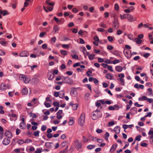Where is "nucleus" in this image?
Segmentation results:
<instances>
[{"mask_svg":"<svg viewBox=\"0 0 153 153\" xmlns=\"http://www.w3.org/2000/svg\"><path fill=\"white\" fill-rule=\"evenodd\" d=\"M85 115L84 113H82L81 114L78 120V123L81 126L83 125L85 121Z\"/></svg>","mask_w":153,"mask_h":153,"instance_id":"nucleus-1","label":"nucleus"},{"mask_svg":"<svg viewBox=\"0 0 153 153\" xmlns=\"http://www.w3.org/2000/svg\"><path fill=\"white\" fill-rule=\"evenodd\" d=\"M19 78L23 80L24 82L26 84L28 83L30 80V79L27 78L26 76L25 75L20 76Z\"/></svg>","mask_w":153,"mask_h":153,"instance_id":"nucleus-2","label":"nucleus"},{"mask_svg":"<svg viewBox=\"0 0 153 153\" xmlns=\"http://www.w3.org/2000/svg\"><path fill=\"white\" fill-rule=\"evenodd\" d=\"M64 79V82L65 83L68 84H71L73 82V81L71 79L69 78L68 77H64L63 78Z\"/></svg>","mask_w":153,"mask_h":153,"instance_id":"nucleus-3","label":"nucleus"},{"mask_svg":"<svg viewBox=\"0 0 153 153\" xmlns=\"http://www.w3.org/2000/svg\"><path fill=\"white\" fill-rule=\"evenodd\" d=\"M29 55V53L27 51H25L20 53L19 56L21 57H27Z\"/></svg>","mask_w":153,"mask_h":153,"instance_id":"nucleus-4","label":"nucleus"},{"mask_svg":"<svg viewBox=\"0 0 153 153\" xmlns=\"http://www.w3.org/2000/svg\"><path fill=\"white\" fill-rule=\"evenodd\" d=\"M76 143V148L78 150H79L82 147V144L81 143H80L79 140H77L75 142Z\"/></svg>","mask_w":153,"mask_h":153,"instance_id":"nucleus-5","label":"nucleus"},{"mask_svg":"<svg viewBox=\"0 0 153 153\" xmlns=\"http://www.w3.org/2000/svg\"><path fill=\"white\" fill-rule=\"evenodd\" d=\"M10 140L7 138H5L3 141V144L4 145H7L10 143Z\"/></svg>","mask_w":153,"mask_h":153,"instance_id":"nucleus-6","label":"nucleus"},{"mask_svg":"<svg viewBox=\"0 0 153 153\" xmlns=\"http://www.w3.org/2000/svg\"><path fill=\"white\" fill-rule=\"evenodd\" d=\"M113 23V26L114 28H117L119 26V23L117 19H115L114 22Z\"/></svg>","mask_w":153,"mask_h":153,"instance_id":"nucleus-7","label":"nucleus"},{"mask_svg":"<svg viewBox=\"0 0 153 153\" xmlns=\"http://www.w3.org/2000/svg\"><path fill=\"white\" fill-rule=\"evenodd\" d=\"M4 135L9 138H11L12 137V134L11 132L9 131H7L4 133Z\"/></svg>","mask_w":153,"mask_h":153,"instance_id":"nucleus-8","label":"nucleus"},{"mask_svg":"<svg viewBox=\"0 0 153 153\" xmlns=\"http://www.w3.org/2000/svg\"><path fill=\"white\" fill-rule=\"evenodd\" d=\"M126 19L130 20V22H132V21L131 20L133 19V16L129 14H126Z\"/></svg>","mask_w":153,"mask_h":153,"instance_id":"nucleus-9","label":"nucleus"},{"mask_svg":"<svg viewBox=\"0 0 153 153\" xmlns=\"http://www.w3.org/2000/svg\"><path fill=\"white\" fill-rule=\"evenodd\" d=\"M70 105L72 106L73 109L74 110H76L78 107V105L76 104H74L72 102L70 103Z\"/></svg>","mask_w":153,"mask_h":153,"instance_id":"nucleus-10","label":"nucleus"},{"mask_svg":"<svg viewBox=\"0 0 153 153\" xmlns=\"http://www.w3.org/2000/svg\"><path fill=\"white\" fill-rule=\"evenodd\" d=\"M114 130L116 133L119 134L120 131V128L118 126H116L114 128Z\"/></svg>","mask_w":153,"mask_h":153,"instance_id":"nucleus-11","label":"nucleus"},{"mask_svg":"<svg viewBox=\"0 0 153 153\" xmlns=\"http://www.w3.org/2000/svg\"><path fill=\"white\" fill-rule=\"evenodd\" d=\"M22 93L23 95H26L28 92V89L27 88H25L22 90Z\"/></svg>","mask_w":153,"mask_h":153,"instance_id":"nucleus-12","label":"nucleus"},{"mask_svg":"<svg viewBox=\"0 0 153 153\" xmlns=\"http://www.w3.org/2000/svg\"><path fill=\"white\" fill-rule=\"evenodd\" d=\"M123 69V68L121 66H117L116 67L115 70L118 72H120Z\"/></svg>","mask_w":153,"mask_h":153,"instance_id":"nucleus-13","label":"nucleus"},{"mask_svg":"<svg viewBox=\"0 0 153 153\" xmlns=\"http://www.w3.org/2000/svg\"><path fill=\"white\" fill-rule=\"evenodd\" d=\"M117 146V144H116L115 145H113L112 146L110 150V152H114L116 149Z\"/></svg>","mask_w":153,"mask_h":153,"instance_id":"nucleus-14","label":"nucleus"},{"mask_svg":"<svg viewBox=\"0 0 153 153\" xmlns=\"http://www.w3.org/2000/svg\"><path fill=\"white\" fill-rule=\"evenodd\" d=\"M19 127L21 129H24L26 128V125L25 123H20Z\"/></svg>","mask_w":153,"mask_h":153,"instance_id":"nucleus-15","label":"nucleus"},{"mask_svg":"<svg viewBox=\"0 0 153 153\" xmlns=\"http://www.w3.org/2000/svg\"><path fill=\"white\" fill-rule=\"evenodd\" d=\"M134 41L137 43L138 44H140L142 42V40L140 39L137 38H135L134 39Z\"/></svg>","mask_w":153,"mask_h":153,"instance_id":"nucleus-16","label":"nucleus"},{"mask_svg":"<svg viewBox=\"0 0 153 153\" xmlns=\"http://www.w3.org/2000/svg\"><path fill=\"white\" fill-rule=\"evenodd\" d=\"M94 112H93L91 115V118L94 120H95L97 119L98 118V116L97 114L94 113Z\"/></svg>","mask_w":153,"mask_h":153,"instance_id":"nucleus-17","label":"nucleus"},{"mask_svg":"<svg viewBox=\"0 0 153 153\" xmlns=\"http://www.w3.org/2000/svg\"><path fill=\"white\" fill-rule=\"evenodd\" d=\"M53 29L55 33H56L57 31L59 30V27L57 25H56L54 26Z\"/></svg>","mask_w":153,"mask_h":153,"instance_id":"nucleus-18","label":"nucleus"},{"mask_svg":"<svg viewBox=\"0 0 153 153\" xmlns=\"http://www.w3.org/2000/svg\"><path fill=\"white\" fill-rule=\"evenodd\" d=\"M6 88V86L4 83H2L1 85L0 89L2 90H5Z\"/></svg>","mask_w":153,"mask_h":153,"instance_id":"nucleus-19","label":"nucleus"},{"mask_svg":"<svg viewBox=\"0 0 153 153\" xmlns=\"http://www.w3.org/2000/svg\"><path fill=\"white\" fill-rule=\"evenodd\" d=\"M74 121L73 117H71L70 118V121L68 122L69 124L70 125H72L74 123Z\"/></svg>","mask_w":153,"mask_h":153,"instance_id":"nucleus-20","label":"nucleus"},{"mask_svg":"<svg viewBox=\"0 0 153 153\" xmlns=\"http://www.w3.org/2000/svg\"><path fill=\"white\" fill-rule=\"evenodd\" d=\"M105 77L107 79H112V76L110 74H107L105 76Z\"/></svg>","mask_w":153,"mask_h":153,"instance_id":"nucleus-21","label":"nucleus"},{"mask_svg":"<svg viewBox=\"0 0 153 153\" xmlns=\"http://www.w3.org/2000/svg\"><path fill=\"white\" fill-rule=\"evenodd\" d=\"M59 95H62V97H60L59 96V97L61 98H62L63 97H64L65 95V92L63 91H60V94Z\"/></svg>","mask_w":153,"mask_h":153,"instance_id":"nucleus-22","label":"nucleus"},{"mask_svg":"<svg viewBox=\"0 0 153 153\" xmlns=\"http://www.w3.org/2000/svg\"><path fill=\"white\" fill-rule=\"evenodd\" d=\"M95 147L94 145H89L87 146V148L89 149H91Z\"/></svg>","mask_w":153,"mask_h":153,"instance_id":"nucleus-23","label":"nucleus"},{"mask_svg":"<svg viewBox=\"0 0 153 153\" xmlns=\"http://www.w3.org/2000/svg\"><path fill=\"white\" fill-rule=\"evenodd\" d=\"M89 139L90 140H92L93 141H96L97 140V138L94 137L89 136Z\"/></svg>","mask_w":153,"mask_h":153,"instance_id":"nucleus-24","label":"nucleus"},{"mask_svg":"<svg viewBox=\"0 0 153 153\" xmlns=\"http://www.w3.org/2000/svg\"><path fill=\"white\" fill-rule=\"evenodd\" d=\"M1 14H2L3 15V16H4L7 15L9 14V13L8 11H7L5 10H4L2 11Z\"/></svg>","mask_w":153,"mask_h":153,"instance_id":"nucleus-25","label":"nucleus"},{"mask_svg":"<svg viewBox=\"0 0 153 153\" xmlns=\"http://www.w3.org/2000/svg\"><path fill=\"white\" fill-rule=\"evenodd\" d=\"M133 35L131 34H129L128 35V37L130 40H134V39L133 37Z\"/></svg>","mask_w":153,"mask_h":153,"instance_id":"nucleus-26","label":"nucleus"},{"mask_svg":"<svg viewBox=\"0 0 153 153\" xmlns=\"http://www.w3.org/2000/svg\"><path fill=\"white\" fill-rule=\"evenodd\" d=\"M39 131H36L34 132L33 134L35 136L38 137L39 136Z\"/></svg>","mask_w":153,"mask_h":153,"instance_id":"nucleus-27","label":"nucleus"},{"mask_svg":"<svg viewBox=\"0 0 153 153\" xmlns=\"http://www.w3.org/2000/svg\"><path fill=\"white\" fill-rule=\"evenodd\" d=\"M95 56V55H94L91 54L88 56V58L90 60H92L93 59Z\"/></svg>","mask_w":153,"mask_h":153,"instance_id":"nucleus-28","label":"nucleus"},{"mask_svg":"<svg viewBox=\"0 0 153 153\" xmlns=\"http://www.w3.org/2000/svg\"><path fill=\"white\" fill-rule=\"evenodd\" d=\"M61 54L63 55H66L67 53V52L65 50H61Z\"/></svg>","mask_w":153,"mask_h":153,"instance_id":"nucleus-29","label":"nucleus"},{"mask_svg":"<svg viewBox=\"0 0 153 153\" xmlns=\"http://www.w3.org/2000/svg\"><path fill=\"white\" fill-rule=\"evenodd\" d=\"M115 10L117 11H118L119 10V7L118 4H114Z\"/></svg>","mask_w":153,"mask_h":153,"instance_id":"nucleus-30","label":"nucleus"},{"mask_svg":"<svg viewBox=\"0 0 153 153\" xmlns=\"http://www.w3.org/2000/svg\"><path fill=\"white\" fill-rule=\"evenodd\" d=\"M141 137V136L140 135H139L137 136L134 139L135 140H137L138 141H139L140 140V138Z\"/></svg>","mask_w":153,"mask_h":153,"instance_id":"nucleus-31","label":"nucleus"},{"mask_svg":"<svg viewBox=\"0 0 153 153\" xmlns=\"http://www.w3.org/2000/svg\"><path fill=\"white\" fill-rule=\"evenodd\" d=\"M30 117H32L33 118H36L37 117V116L36 114L33 113L32 112H30Z\"/></svg>","mask_w":153,"mask_h":153,"instance_id":"nucleus-32","label":"nucleus"},{"mask_svg":"<svg viewBox=\"0 0 153 153\" xmlns=\"http://www.w3.org/2000/svg\"><path fill=\"white\" fill-rule=\"evenodd\" d=\"M46 34V33L45 32H43L42 33H41L39 34V36L40 37H43Z\"/></svg>","mask_w":153,"mask_h":153,"instance_id":"nucleus-33","label":"nucleus"},{"mask_svg":"<svg viewBox=\"0 0 153 153\" xmlns=\"http://www.w3.org/2000/svg\"><path fill=\"white\" fill-rule=\"evenodd\" d=\"M7 42L4 41H1L0 42V44L3 46H6Z\"/></svg>","mask_w":153,"mask_h":153,"instance_id":"nucleus-34","label":"nucleus"},{"mask_svg":"<svg viewBox=\"0 0 153 153\" xmlns=\"http://www.w3.org/2000/svg\"><path fill=\"white\" fill-rule=\"evenodd\" d=\"M83 140L84 142L85 143L87 142L88 141V138H86L84 136L83 137Z\"/></svg>","mask_w":153,"mask_h":153,"instance_id":"nucleus-35","label":"nucleus"},{"mask_svg":"<svg viewBox=\"0 0 153 153\" xmlns=\"http://www.w3.org/2000/svg\"><path fill=\"white\" fill-rule=\"evenodd\" d=\"M107 39L110 42H111L113 40V37L110 36H108L107 37Z\"/></svg>","mask_w":153,"mask_h":153,"instance_id":"nucleus-36","label":"nucleus"},{"mask_svg":"<svg viewBox=\"0 0 153 153\" xmlns=\"http://www.w3.org/2000/svg\"><path fill=\"white\" fill-rule=\"evenodd\" d=\"M107 68L108 70L110 71L111 72H113V71L112 68V66H111L108 65Z\"/></svg>","mask_w":153,"mask_h":153,"instance_id":"nucleus-37","label":"nucleus"},{"mask_svg":"<svg viewBox=\"0 0 153 153\" xmlns=\"http://www.w3.org/2000/svg\"><path fill=\"white\" fill-rule=\"evenodd\" d=\"M113 47L111 45H108L107 46V49L109 50H111L113 49Z\"/></svg>","mask_w":153,"mask_h":153,"instance_id":"nucleus-38","label":"nucleus"},{"mask_svg":"<svg viewBox=\"0 0 153 153\" xmlns=\"http://www.w3.org/2000/svg\"><path fill=\"white\" fill-rule=\"evenodd\" d=\"M56 39V38L55 37H52L51 39V42H53V44L55 43Z\"/></svg>","mask_w":153,"mask_h":153,"instance_id":"nucleus-39","label":"nucleus"},{"mask_svg":"<svg viewBox=\"0 0 153 153\" xmlns=\"http://www.w3.org/2000/svg\"><path fill=\"white\" fill-rule=\"evenodd\" d=\"M72 57L74 59H77L78 58V56L76 54H74V55H71Z\"/></svg>","mask_w":153,"mask_h":153,"instance_id":"nucleus-40","label":"nucleus"},{"mask_svg":"<svg viewBox=\"0 0 153 153\" xmlns=\"http://www.w3.org/2000/svg\"><path fill=\"white\" fill-rule=\"evenodd\" d=\"M58 70L55 69L53 71L52 74L54 76V75L55 74H56V75L57 74H58Z\"/></svg>","mask_w":153,"mask_h":153,"instance_id":"nucleus-41","label":"nucleus"},{"mask_svg":"<svg viewBox=\"0 0 153 153\" xmlns=\"http://www.w3.org/2000/svg\"><path fill=\"white\" fill-rule=\"evenodd\" d=\"M126 14H125L123 15H120V17L121 19H126Z\"/></svg>","mask_w":153,"mask_h":153,"instance_id":"nucleus-42","label":"nucleus"},{"mask_svg":"<svg viewBox=\"0 0 153 153\" xmlns=\"http://www.w3.org/2000/svg\"><path fill=\"white\" fill-rule=\"evenodd\" d=\"M46 128L47 127L45 125H43L42 126L41 129L42 131H44L46 130Z\"/></svg>","mask_w":153,"mask_h":153,"instance_id":"nucleus-43","label":"nucleus"},{"mask_svg":"<svg viewBox=\"0 0 153 153\" xmlns=\"http://www.w3.org/2000/svg\"><path fill=\"white\" fill-rule=\"evenodd\" d=\"M32 80L35 83H37L39 82V80L38 79L36 78H34L32 79Z\"/></svg>","mask_w":153,"mask_h":153,"instance_id":"nucleus-44","label":"nucleus"},{"mask_svg":"<svg viewBox=\"0 0 153 153\" xmlns=\"http://www.w3.org/2000/svg\"><path fill=\"white\" fill-rule=\"evenodd\" d=\"M119 80L121 82V85H125L124 81L123 79L120 78L119 79Z\"/></svg>","mask_w":153,"mask_h":153,"instance_id":"nucleus-45","label":"nucleus"},{"mask_svg":"<svg viewBox=\"0 0 153 153\" xmlns=\"http://www.w3.org/2000/svg\"><path fill=\"white\" fill-rule=\"evenodd\" d=\"M32 140L30 139H27L25 141V143H28L30 142H32Z\"/></svg>","mask_w":153,"mask_h":153,"instance_id":"nucleus-46","label":"nucleus"},{"mask_svg":"<svg viewBox=\"0 0 153 153\" xmlns=\"http://www.w3.org/2000/svg\"><path fill=\"white\" fill-rule=\"evenodd\" d=\"M47 136L49 138H51L53 137V135L51 133H48Z\"/></svg>","mask_w":153,"mask_h":153,"instance_id":"nucleus-47","label":"nucleus"},{"mask_svg":"<svg viewBox=\"0 0 153 153\" xmlns=\"http://www.w3.org/2000/svg\"><path fill=\"white\" fill-rule=\"evenodd\" d=\"M104 16L105 18H107L109 17V14L108 12H105L104 13Z\"/></svg>","mask_w":153,"mask_h":153,"instance_id":"nucleus-48","label":"nucleus"},{"mask_svg":"<svg viewBox=\"0 0 153 153\" xmlns=\"http://www.w3.org/2000/svg\"><path fill=\"white\" fill-rule=\"evenodd\" d=\"M94 39L97 42H98L99 41V39L98 37L97 36H95L94 37Z\"/></svg>","mask_w":153,"mask_h":153,"instance_id":"nucleus-49","label":"nucleus"},{"mask_svg":"<svg viewBox=\"0 0 153 153\" xmlns=\"http://www.w3.org/2000/svg\"><path fill=\"white\" fill-rule=\"evenodd\" d=\"M120 62V61L119 60L116 59L112 61V63L114 64H115L117 63H118Z\"/></svg>","mask_w":153,"mask_h":153,"instance_id":"nucleus-50","label":"nucleus"},{"mask_svg":"<svg viewBox=\"0 0 153 153\" xmlns=\"http://www.w3.org/2000/svg\"><path fill=\"white\" fill-rule=\"evenodd\" d=\"M134 105L136 106L137 107H140L143 106V105H140L138 104V102H136L135 103Z\"/></svg>","mask_w":153,"mask_h":153,"instance_id":"nucleus-51","label":"nucleus"},{"mask_svg":"<svg viewBox=\"0 0 153 153\" xmlns=\"http://www.w3.org/2000/svg\"><path fill=\"white\" fill-rule=\"evenodd\" d=\"M74 24L73 22H71L68 25V26L69 27H72L74 26Z\"/></svg>","mask_w":153,"mask_h":153,"instance_id":"nucleus-52","label":"nucleus"},{"mask_svg":"<svg viewBox=\"0 0 153 153\" xmlns=\"http://www.w3.org/2000/svg\"><path fill=\"white\" fill-rule=\"evenodd\" d=\"M17 142L19 144H22L24 143V141L22 139H20Z\"/></svg>","mask_w":153,"mask_h":153,"instance_id":"nucleus-53","label":"nucleus"},{"mask_svg":"<svg viewBox=\"0 0 153 153\" xmlns=\"http://www.w3.org/2000/svg\"><path fill=\"white\" fill-rule=\"evenodd\" d=\"M96 131L97 133H102V132L103 131L102 129H100L99 128H97V129Z\"/></svg>","mask_w":153,"mask_h":153,"instance_id":"nucleus-54","label":"nucleus"},{"mask_svg":"<svg viewBox=\"0 0 153 153\" xmlns=\"http://www.w3.org/2000/svg\"><path fill=\"white\" fill-rule=\"evenodd\" d=\"M62 47L64 48H66L68 49L69 48V45H68L63 44Z\"/></svg>","mask_w":153,"mask_h":153,"instance_id":"nucleus-55","label":"nucleus"},{"mask_svg":"<svg viewBox=\"0 0 153 153\" xmlns=\"http://www.w3.org/2000/svg\"><path fill=\"white\" fill-rule=\"evenodd\" d=\"M98 60L99 62H102L104 61V59L101 58H98Z\"/></svg>","mask_w":153,"mask_h":153,"instance_id":"nucleus-56","label":"nucleus"},{"mask_svg":"<svg viewBox=\"0 0 153 153\" xmlns=\"http://www.w3.org/2000/svg\"><path fill=\"white\" fill-rule=\"evenodd\" d=\"M53 105L55 106H59V103L58 102H55L53 103Z\"/></svg>","mask_w":153,"mask_h":153,"instance_id":"nucleus-57","label":"nucleus"},{"mask_svg":"<svg viewBox=\"0 0 153 153\" xmlns=\"http://www.w3.org/2000/svg\"><path fill=\"white\" fill-rule=\"evenodd\" d=\"M44 104L45 106L48 108L50 107L51 106V105L48 103H45Z\"/></svg>","mask_w":153,"mask_h":153,"instance_id":"nucleus-58","label":"nucleus"},{"mask_svg":"<svg viewBox=\"0 0 153 153\" xmlns=\"http://www.w3.org/2000/svg\"><path fill=\"white\" fill-rule=\"evenodd\" d=\"M105 63L107 64H111L112 63L111 62L110 60H106L104 61Z\"/></svg>","mask_w":153,"mask_h":153,"instance_id":"nucleus-59","label":"nucleus"},{"mask_svg":"<svg viewBox=\"0 0 153 153\" xmlns=\"http://www.w3.org/2000/svg\"><path fill=\"white\" fill-rule=\"evenodd\" d=\"M122 33V31L121 30H119L117 31V34L118 35H120Z\"/></svg>","mask_w":153,"mask_h":153,"instance_id":"nucleus-60","label":"nucleus"},{"mask_svg":"<svg viewBox=\"0 0 153 153\" xmlns=\"http://www.w3.org/2000/svg\"><path fill=\"white\" fill-rule=\"evenodd\" d=\"M66 137V135L65 134H62L61 137V139L62 140L65 139Z\"/></svg>","mask_w":153,"mask_h":153,"instance_id":"nucleus-61","label":"nucleus"},{"mask_svg":"<svg viewBox=\"0 0 153 153\" xmlns=\"http://www.w3.org/2000/svg\"><path fill=\"white\" fill-rule=\"evenodd\" d=\"M97 30L98 31L103 32L104 31L105 29L102 28H98L97 29Z\"/></svg>","mask_w":153,"mask_h":153,"instance_id":"nucleus-62","label":"nucleus"},{"mask_svg":"<svg viewBox=\"0 0 153 153\" xmlns=\"http://www.w3.org/2000/svg\"><path fill=\"white\" fill-rule=\"evenodd\" d=\"M108 124L109 126H112L114 124V123L113 121H110L108 122Z\"/></svg>","mask_w":153,"mask_h":153,"instance_id":"nucleus-63","label":"nucleus"},{"mask_svg":"<svg viewBox=\"0 0 153 153\" xmlns=\"http://www.w3.org/2000/svg\"><path fill=\"white\" fill-rule=\"evenodd\" d=\"M62 113V111L61 110H59L56 113L57 115H60Z\"/></svg>","mask_w":153,"mask_h":153,"instance_id":"nucleus-64","label":"nucleus"}]
</instances>
